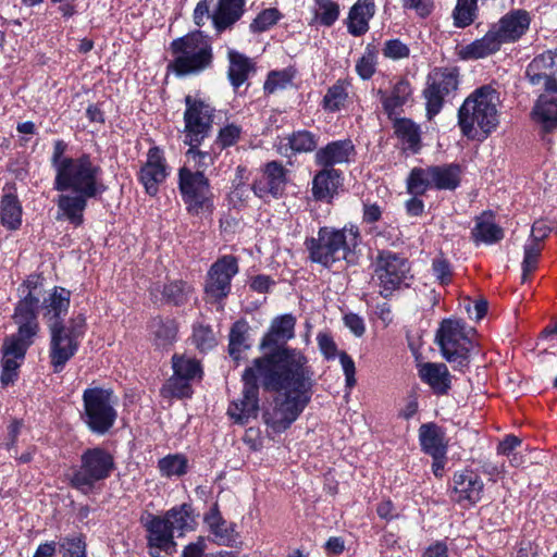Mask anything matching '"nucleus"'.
<instances>
[{"mask_svg":"<svg viewBox=\"0 0 557 557\" xmlns=\"http://www.w3.org/2000/svg\"><path fill=\"white\" fill-rule=\"evenodd\" d=\"M418 373L421 381L437 394H446L450 388L451 375L444 363H421L418 366Z\"/></svg>","mask_w":557,"mask_h":557,"instance_id":"a878e982","label":"nucleus"},{"mask_svg":"<svg viewBox=\"0 0 557 557\" xmlns=\"http://www.w3.org/2000/svg\"><path fill=\"white\" fill-rule=\"evenodd\" d=\"M81 468L71 478V484L84 494L91 492L97 482L110 476L114 461L102 448L87 449L81 458Z\"/></svg>","mask_w":557,"mask_h":557,"instance_id":"ddd939ff","label":"nucleus"},{"mask_svg":"<svg viewBox=\"0 0 557 557\" xmlns=\"http://www.w3.org/2000/svg\"><path fill=\"white\" fill-rule=\"evenodd\" d=\"M319 348L327 359L335 358L337 355V347L333 338L326 333H319L317 336Z\"/></svg>","mask_w":557,"mask_h":557,"instance_id":"e2e57ef3","label":"nucleus"},{"mask_svg":"<svg viewBox=\"0 0 557 557\" xmlns=\"http://www.w3.org/2000/svg\"><path fill=\"white\" fill-rule=\"evenodd\" d=\"M542 251V245L535 242H528L524 245V256L522 261V282H525L530 274L536 269L539 257Z\"/></svg>","mask_w":557,"mask_h":557,"instance_id":"8fccbe9b","label":"nucleus"},{"mask_svg":"<svg viewBox=\"0 0 557 557\" xmlns=\"http://www.w3.org/2000/svg\"><path fill=\"white\" fill-rule=\"evenodd\" d=\"M1 221L10 230H16L22 223V207L13 195H4L1 201Z\"/></svg>","mask_w":557,"mask_h":557,"instance_id":"79ce46f5","label":"nucleus"},{"mask_svg":"<svg viewBox=\"0 0 557 557\" xmlns=\"http://www.w3.org/2000/svg\"><path fill=\"white\" fill-rule=\"evenodd\" d=\"M149 553L152 557H165L175 552L174 533L165 521L154 517L147 525Z\"/></svg>","mask_w":557,"mask_h":557,"instance_id":"aec40b11","label":"nucleus"},{"mask_svg":"<svg viewBox=\"0 0 557 557\" xmlns=\"http://www.w3.org/2000/svg\"><path fill=\"white\" fill-rule=\"evenodd\" d=\"M347 97L348 92L346 84L343 82H337L326 91L323 98V107L329 111H338L344 107Z\"/></svg>","mask_w":557,"mask_h":557,"instance_id":"49530a36","label":"nucleus"},{"mask_svg":"<svg viewBox=\"0 0 557 557\" xmlns=\"http://www.w3.org/2000/svg\"><path fill=\"white\" fill-rule=\"evenodd\" d=\"M285 183L286 177L283 166L277 162H270L260 178L255 182L252 189L259 198L269 196L276 198L282 194Z\"/></svg>","mask_w":557,"mask_h":557,"instance_id":"412c9836","label":"nucleus"},{"mask_svg":"<svg viewBox=\"0 0 557 557\" xmlns=\"http://www.w3.org/2000/svg\"><path fill=\"white\" fill-rule=\"evenodd\" d=\"M39 298L36 288L29 290L18 302L14 313L17 333L8 337L2 347L1 383L7 386L18 376V368L24 361L27 348L33 344L39 325L36 317Z\"/></svg>","mask_w":557,"mask_h":557,"instance_id":"7ed1b4c3","label":"nucleus"},{"mask_svg":"<svg viewBox=\"0 0 557 557\" xmlns=\"http://www.w3.org/2000/svg\"><path fill=\"white\" fill-rule=\"evenodd\" d=\"M248 326L246 322L238 321L231 329L228 352L231 357L238 361L242 354L249 349Z\"/></svg>","mask_w":557,"mask_h":557,"instance_id":"ea45409f","label":"nucleus"},{"mask_svg":"<svg viewBox=\"0 0 557 557\" xmlns=\"http://www.w3.org/2000/svg\"><path fill=\"white\" fill-rule=\"evenodd\" d=\"M376 53L372 49H367L364 54L356 63V72L362 79H369L375 72Z\"/></svg>","mask_w":557,"mask_h":557,"instance_id":"4d7b16f0","label":"nucleus"},{"mask_svg":"<svg viewBox=\"0 0 557 557\" xmlns=\"http://www.w3.org/2000/svg\"><path fill=\"white\" fill-rule=\"evenodd\" d=\"M183 143L187 146L201 145L210 135L213 123V107L199 96L185 97Z\"/></svg>","mask_w":557,"mask_h":557,"instance_id":"f8f14e48","label":"nucleus"},{"mask_svg":"<svg viewBox=\"0 0 557 557\" xmlns=\"http://www.w3.org/2000/svg\"><path fill=\"white\" fill-rule=\"evenodd\" d=\"M550 230L552 228L542 220L534 222L529 242L541 244V242L548 236Z\"/></svg>","mask_w":557,"mask_h":557,"instance_id":"774afa93","label":"nucleus"},{"mask_svg":"<svg viewBox=\"0 0 557 557\" xmlns=\"http://www.w3.org/2000/svg\"><path fill=\"white\" fill-rule=\"evenodd\" d=\"M315 16L321 24L331 26L339 15V7L333 0H315Z\"/></svg>","mask_w":557,"mask_h":557,"instance_id":"603ef678","label":"nucleus"},{"mask_svg":"<svg viewBox=\"0 0 557 557\" xmlns=\"http://www.w3.org/2000/svg\"><path fill=\"white\" fill-rule=\"evenodd\" d=\"M237 273L238 264L235 257L219 258L208 271L205 284L206 296L213 301L225 298L231 292V281Z\"/></svg>","mask_w":557,"mask_h":557,"instance_id":"dca6fc26","label":"nucleus"},{"mask_svg":"<svg viewBox=\"0 0 557 557\" xmlns=\"http://www.w3.org/2000/svg\"><path fill=\"white\" fill-rule=\"evenodd\" d=\"M360 243L359 228L346 225L342 230L321 227L318 237L306 240L310 259L324 267L344 260Z\"/></svg>","mask_w":557,"mask_h":557,"instance_id":"39448f33","label":"nucleus"},{"mask_svg":"<svg viewBox=\"0 0 557 557\" xmlns=\"http://www.w3.org/2000/svg\"><path fill=\"white\" fill-rule=\"evenodd\" d=\"M246 0H219L212 21L221 30L235 23L243 14Z\"/></svg>","mask_w":557,"mask_h":557,"instance_id":"473e14b6","label":"nucleus"},{"mask_svg":"<svg viewBox=\"0 0 557 557\" xmlns=\"http://www.w3.org/2000/svg\"><path fill=\"white\" fill-rule=\"evenodd\" d=\"M472 237L476 244L492 245L503 239L504 231L495 223L492 213L484 212L475 219Z\"/></svg>","mask_w":557,"mask_h":557,"instance_id":"2f4dec72","label":"nucleus"},{"mask_svg":"<svg viewBox=\"0 0 557 557\" xmlns=\"http://www.w3.org/2000/svg\"><path fill=\"white\" fill-rule=\"evenodd\" d=\"M419 440L422 450L433 459L445 458L446 445L444 435L435 424H422L419 429Z\"/></svg>","mask_w":557,"mask_h":557,"instance_id":"7c9ffc66","label":"nucleus"},{"mask_svg":"<svg viewBox=\"0 0 557 557\" xmlns=\"http://www.w3.org/2000/svg\"><path fill=\"white\" fill-rule=\"evenodd\" d=\"M502 41L491 26L488 32L480 39L472 41L459 49L461 59H482L497 52L502 47Z\"/></svg>","mask_w":557,"mask_h":557,"instance_id":"c85d7f7f","label":"nucleus"},{"mask_svg":"<svg viewBox=\"0 0 557 557\" xmlns=\"http://www.w3.org/2000/svg\"><path fill=\"white\" fill-rule=\"evenodd\" d=\"M555 69H557V54L546 51L533 59L528 65L525 74L530 84L548 87V83H557L552 77Z\"/></svg>","mask_w":557,"mask_h":557,"instance_id":"b1692460","label":"nucleus"},{"mask_svg":"<svg viewBox=\"0 0 557 557\" xmlns=\"http://www.w3.org/2000/svg\"><path fill=\"white\" fill-rule=\"evenodd\" d=\"M272 354L256 358L251 366L243 372L244 383L242 396L232 401L227 409L230 418L238 424H246L256 418L259 411V384L264 387L267 376L270 374Z\"/></svg>","mask_w":557,"mask_h":557,"instance_id":"423d86ee","label":"nucleus"},{"mask_svg":"<svg viewBox=\"0 0 557 557\" xmlns=\"http://www.w3.org/2000/svg\"><path fill=\"white\" fill-rule=\"evenodd\" d=\"M345 325L354 333L356 336L360 337L363 335L366 331L364 322L361 317L355 313H348L344 317Z\"/></svg>","mask_w":557,"mask_h":557,"instance_id":"338daca9","label":"nucleus"},{"mask_svg":"<svg viewBox=\"0 0 557 557\" xmlns=\"http://www.w3.org/2000/svg\"><path fill=\"white\" fill-rule=\"evenodd\" d=\"M433 186L438 189H455L460 181V168L456 164L431 166Z\"/></svg>","mask_w":557,"mask_h":557,"instance_id":"e433bc0d","label":"nucleus"},{"mask_svg":"<svg viewBox=\"0 0 557 557\" xmlns=\"http://www.w3.org/2000/svg\"><path fill=\"white\" fill-rule=\"evenodd\" d=\"M500 98L498 91L490 85L473 90L458 111L461 133L470 139L482 140L499 124Z\"/></svg>","mask_w":557,"mask_h":557,"instance_id":"20e7f679","label":"nucleus"},{"mask_svg":"<svg viewBox=\"0 0 557 557\" xmlns=\"http://www.w3.org/2000/svg\"><path fill=\"white\" fill-rule=\"evenodd\" d=\"M66 150V144L62 140H58L54 143L53 153L51 157V162L54 168L55 174L59 173L61 165L65 164V161H72L74 158L65 157L64 152Z\"/></svg>","mask_w":557,"mask_h":557,"instance_id":"0e129e2a","label":"nucleus"},{"mask_svg":"<svg viewBox=\"0 0 557 557\" xmlns=\"http://www.w3.org/2000/svg\"><path fill=\"white\" fill-rule=\"evenodd\" d=\"M199 146L200 145L189 146V149L185 153L186 161L183 166H188L191 171H200L203 173L205 169L213 164L214 156L210 151L200 150Z\"/></svg>","mask_w":557,"mask_h":557,"instance_id":"37998d69","label":"nucleus"},{"mask_svg":"<svg viewBox=\"0 0 557 557\" xmlns=\"http://www.w3.org/2000/svg\"><path fill=\"white\" fill-rule=\"evenodd\" d=\"M85 331L86 320L83 314L71 319L67 326L62 323H51L49 357L54 372L62 371L66 362L76 354Z\"/></svg>","mask_w":557,"mask_h":557,"instance_id":"1a4fd4ad","label":"nucleus"},{"mask_svg":"<svg viewBox=\"0 0 557 557\" xmlns=\"http://www.w3.org/2000/svg\"><path fill=\"white\" fill-rule=\"evenodd\" d=\"M70 290L63 287H54L44 299V318L47 320L48 327L51 323H62L61 318L67 313L70 307Z\"/></svg>","mask_w":557,"mask_h":557,"instance_id":"cd10ccee","label":"nucleus"},{"mask_svg":"<svg viewBox=\"0 0 557 557\" xmlns=\"http://www.w3.org/2000/svg\"><path fill=\"white\" fill-rule=\"evenodd\" d=\"M433 272L436 278L440 281L441 284H447L450 281V267L448 262L444 259H435L433 261Z\"/></svg>","mask_w":557,"mask_h":557,"instance_id":"69168bd1","label":"nucleus"},{"mask_svg":"<svg viewBox=\"0 0 557 557\" xmlns=\"http://www.w3.org/2000/svg\"><path fill=\"white\" fill-rule=\"evenodd\" d=\"M289 145L297 152H308L315 148L317 141L311 133L299 131L289 137Z\"/></svg>","mask_w":557,"mask_h":557,"instance_id":"5fc2aeb1","label":"nucleus"},{"mask_svg":"<svg viewBox=\"0 0 557 557\" xmlns=\"http://www.w3.org/2000/svg\"><path fill=\"white\" fill-rule=\"evenodd\" d=\"M457 87L458 74L455 70L436 69L429 75L426 88L423 91L429 119L441 111L445 99L454 94Z\"/></svg>","mask_w":557,"mask_h":557,"instance_id":"2eb2a0df","label":"nucleus"},{"mask_svg":"<svg viewBox=\"0 0 557 557\" xmlns=\"http://www.w3.org/2000/svg\"><path fill=\"white\" fill-rule=\"evenodd\" d=\"M191 293V287L183 281H174L163 287L162 295L164 299L173 305L184 304L188 295Z\"/></svg>","mask_w":557,"mask_h":557,"instance_id":"de8ad7c7","label":"nucleus"},{"mask_svg":"<svg viewBox=\"0 0 557 557\" xmlns=\"http://www.w3.org/2000/svg\"><path fill=\"white\" fill-rule=\"evenodd\" d=\"M293 75L287 70L273 71L268 75L264 83V90L273 94L286 89L292 84Z\"/></svg>","mask_w":557,"mask_h":557,"instance_id":"864d4df0","label":"nucleus"},{"mask_svg":"<svg viewBox=\"0 0 557 557\" xmlns=\"http://www.w3.org/2000/svg\"><path fill=\"white\" fill-rule=\"evenodd\" d=\"M153 341L157 346L165 347L176 339L177 325L174 320L154 318L150 324Z\"/></svg>","mask_w":557,"mask_h":557,"instance_id":"58836bf2","label":"nucleus"},{"mask_svg":"<svg viewBox=\"0 0 557 557\" xmlns=\"http://www.w3.org/2000/svg\"><path fill=\"white\" fill-rule=\"evenodd\" d=\"M65 162L54 178V188L61 191L57 200V219L79 226L84 222L87 200L106 190L102 169L89 154Z\"/></svg>","mask_w":557,"mask_h":557,"instance_id":"f03ea898","label":"nucleus"},{"mask_svg":"<svg viewBox=\"0 0 557 557\" xmlns=\"http://www.w3.org/2000/svg\"><path fill=\"white\" fill-rule=\"evenodd\" d=\"M178 189L188 213L203 216L212 211V193L209 180L200 171L188 166L178 170Z\"/></svg>","mask_w":557,"mask_h":557,"instance_id":"9b49d317","label":"nucleus"},{"mask_svg":"<svg viewBox=\"0 0 557 557\" xmlns=\"http://www.w3.org/2000/svg\"><path fill=\"white\" fill-rule=\"evenodd\" d=\"M409 273L408 262L392 252L380 253L373 281L379 287V293L383 297L391 296L401 284L406 283Z\"/></svg>","mask_w":557,"mask_h":557,"instance_id":"4468645a","label":"nucleus"},{"mask_svg":"<svg viewBox=\"0 0 557 557\" xmlns=\"http://www.w3.org/2000/svg\"><path fill=\"white\" fill-rule=\"evenodd\" d=\"M472 334L473 330L467 329L460 320L447 319L441 323L436 332V343L443 357L454 369L462 371L469 366Z\"/></svg>","mask_w":557,"mask_h":557,"instance_id":"6e6552de","label":"nucleus"},{"mask_svg":"<svg viewBox=\"0 0 557 557\" xmlns=\"http://www.w3.org/2000/svg\"><path fill=\"white\" fill-rule=\"evenodd\" d=\"M173 375L169 379L165 391L175 397L190 396L189 382L202 377L200 362L186 355H174L172 358Z\"/></svg>","mask_w":557,"mask_h":557,"instance_id":"f3484780","label":"nucleus"},{"mask_svg":"<svg viewBox=\"0 0 557 557\" xmlns=\"http://www.w3.org/2000/svg\"><path fill=\"white\" fill-rule=\"evenodd\" d=\"M373 0H358L350 9L348 16V30L354 36H360L368 32L369 21L374 15Z\"/></svg>","mask_w":557,"mask_h":557,"instance_id":"c756f323","label":"nucleus"},{"mask_svg":"<svg viewBox=\"0 0 557 557\" xmlns=\"http://www.w3.org/2000/svg\"><path fill=\"white\" fill-rule=\"evenodd\" d=\"M475 12L476 0H458L454 11L455 24L458 27L470 25L474 21Z\"/></svg>","mask_w":557,"mask_h":557,"instance_id":"3c124183","label":"nucleus"},{"mask_svg":"<svg viewBox=\"0 0 557 557\" xmlns=\"http://www.w3.org/2000/svg\"><path fill=\"white\" fill-rule=\"evenodd\" d=\"M430 187H433L431 166L413 169L407 181L408 191L413 195H421Z\"/></svg>","mask_w":557,"mask_h":557,"instance_id":"a18cd8bd","label":"nucleus"},{"mask_svg":"<svg viewBox=\"0 0 557 557\" xmlns=\"http://www.w3.org/2000/svg\"><path fill=\"white\" fill-rule=\"evenodd\" d=\"M409 48L407 45L398 39H392L385 42L383 48L384 57L393 60L404 59L409 55Z\"/></svg>","mask_w":557,"mask_h":557,"instance_id":"bf43d9fd","label":"nucleus"},{"mask_svg":"<svg viewBox=\"0 0 557 557\" xmlns=\"http://www.w3.org/2000/svg\"><path fill=\"white\" fill-rule=\"evenodd\" d=\"M210 533L213 536V541L219 545H232L237 539L234 525L227 522L225 523V527H220Z\"/></svg>","mask_w":557,"mask_h":557,"instance_id":"052dcab7","label":"nucleus"},{"mask_svg":"<svg viewBox=\"0 0 557 557\" xmlns=\"http://www.w3.org/2000/svg\"><path fill=\"white\" fill-rule=\"evenodd\" d=\"M296 320L292 314H283L272 320L269 331L263 336L260 348L268 349L284 344L295 335Z\"/></svg>","mask_w":557,"mask_h":557,"instance_id":"393cba45","label":"nucleus"},{"mask_svg":"<svg viewBox=\"0 0 557 557\" xmlns=\"http://www.w3.org/2000/svg\"><path fill=\"white\" fill-rule=\"evenodd\" d=\"M242 134L239 126L235 124H228L219 132L218 143L222 148L234 145Z\"/></svg>","mask_w":557,"mask_h":557,"instance_id":"680f3d73","label":"nucleus"},{"mask_svg":"<svg viewBox=\"0 0 557 557\" xmlns=\"http://www.w3.org/2000/svg\"><path fill=\"white\" fill-rule=\"evenodd\" d=\"M411 88L407 82H398L389 96H384L383 106L386 112L391 115L395 113L396 109L401 107L410 97Z\"/></svg>","mask_w":557,"mask_h":557,"instance_id":"c03bdc74","label":"nucleus"},{"mask_svg":"<svg viewBox=\"0 0 557 557\" xmlns=\"http://www.w3.org/2000/svg\"><path fill=\"white\" fill-rule=\"evenodd\" d=\"M533 119L546 131L557 126V83H548L532 111Z\"/></svg>","mask_w":557,"mask_h":557,"instance_id":"4be33fe9","label":"nucleus"},{"mask_svg":"<svg viewBox=\"0 0 557 557\" xmlns=\"http://www.w3.org/2000/svg\"><path fill=\"white\" fill-rule=\"evenodd\" d=\"M160 519L169 524L173 533L177 532L178 536L184 535L195 528L191 508L186 504L170 509L163 517H160Z\"/></svg>","mask_w":557,"mask_h":557,"instance_id":"72a5a7b5","label":"nucleus"},{"mask_svg":"<svg viewBox=\"0 0 557 557\" xmlns=\"http://www.w3.org/2000/svg\"><path fill=\"white\" fill-rule=\"evenodd\" d=\"M84 420L87 426L97 434H104L114 424L117 412V397L111 389L90 387L84 391Z\"/></svg>","mask_w":557,"mask_h":557,"instance_id":"9d476101","label":"nucleus"},{"mask_svg":"<svg viewBox=\"0 0 557 557\" xmlns=\"http://www.w3.org/2000/svg\"><path fill=\"white\" fill-rule=\"evenodd\" d=\"M173 61L169 64L178 76L198 74L212 62L211 44L201 32H194L171 44Z\"/></svg>","mask_w":557,"mask_h":557,"instance_id":"0eeeda50","label":"nucleus"},{"mask_svg":"<svg viewBox=\"0 0 557 557\" xmlns=\"http://www.w3.org/2000/svg\"><path fill=\"white\" fill-rule=\"evenodd\" d=\"M280 18V13L275 9H267L257 15L250 24L252 32H264L273 26Z\"/></svg>","mask_w":557,"mask_h":557,"instance_id":"13d9d810","label":"nucleus"},{"mask_svg":"<svg viewBox=\"0 0 557 557\" xmlns=\"http://www.w3.org/2000/svg\"><path fill=\"white\" fill-rule=\"evenodd\" d=\"M394 132L401 141L404 149L416 152L420 145L419 126L407 119L397 120L394 123Z\"/></svg>","mask_w":557,"mask_h":557,"instance_id":"4c0bfd02","label":"nucleus"},{"mask_svg":"<svg viewBox=\"0 0 557 557\" xmlns=\"http://www.w3.org/2000/svg\"><path fill=\"white\" fill-rule=\"evenodd\" d=\"M531 16L525 10H511L502 16L492 27L502 44L518 41L530 28Z\"/></svg>","mask_w":557,"mask_h":557,"instance_id":"6ab92c4d","label":"nucleus"},{"mask_svg":"<svg viewBox=\"0 0 557 557\" xmlns=\"http://www.w3.org/2000/svg\"><path fill=\"white\" fill-rule=\"evenodd\" d=\"M169 175L166 160L163 151L158 147L148 150L147 159L138 173L139 182L143 184L145 191L149 196H156L159 186Z\"/></svg>","mask_w":557,"mask_h":557,"instance_id":"a211bd4d","label":"nucleus"},{"mask_svg":"<svg viewBox=\"0 0 557 557\" xmlns=\"http://www.w3.org/2000/svg\"><path fill=\"white\" fill-rule=\"evenodd\" d=\"M228 77L233 86L238 87L245 83L251 71L249 60L236 51L228 52Z\"/></svg>","mask_w":557,"mask_h":557,"instance_id":"a19ab883","label":"nucleus"},{"mask_svg":"<svg viewBox=\"0 0 557 557\" xmlns=\"http://www.w3.org/2000/svg\"><path fill=\"white\" fill-rule=\"evenodd\" d=\"M313 372L299 350L283 348L272 354L264 388L282 392L264 410L263 420L273 433L287 430L306 408L311 397Z\"/></svg>","mask_w":557,"mask_h":557,"instance_id":"f257e3e1","label":"nucleus"},{"mask_svg":"<svg viewBox=\"0 0 557 557\" xmlns=\"http://www.w3.org/2000/svg\"><path fill=\"white\" fill-rule=\"evenodd\" d=\"M338 180L339 173L334 169L320 171L313 178V196L320 200L332 198L338 187Z\"/></svg>","mask_w":557,"mask_h":557,"instance_id":"f704fd0d","label":"nucleus"},{"mask_svg":"<svg viewBox=\"0 0 557 557\" xmlns=\"http://www.w3.org/2000/svg\"><path fill=\"white\" fill-rule=\"evenodd\" d=\"M483 482L471 471H465L454 476V499L457 503L476 504L483 493Z\"/></svg>","mask_w":557,"mask_h":557,"instance_id":"5701e85b","label":"nucleus"},{"mask_svg":"<svg viewBox=\"0 0 557 557\" xmlns=\"http://www.w3.org/2000/svg\"><path fill=\"white\" fill-rule=\"evenodd\" d=\"M159 469L163 476L183 475L187 469V459L183 455H169L159 461Z\"/></svg>","mask_w":557,"mask_h":557,"instance_id":"09e8293b","label":"nucleus"},{"mask_svg":"<svg viewBox=\"0 0 557 557\" xmlns=\"http://www.w3.org/2000/svg\"><path fill=\"white\" fill-rule=\"evenodd\" d=\"M355 154V147L350 140L332 141L315 153L319 165L331 168L336 164L349 162Z\"/></svg>","mask_w":557,"mask_h":557,"instance_id":"bb28decb","label":"nucleus"},{"mask_svg":"<svg viewBox=\"0 0 557 557\" xmlns=\"http://www.w3.org/2000/svg\"><path fill=\"white\" fill-rule=\"evenodd\" d=\"M61 548L64 557H86V545L81 537L65 539ZM55 552L53 543H45L39 545L34 557H52Z\"/></svg>","mask_w":557,"mask_h":557,"instance_id":"c9c22d12","label":"nucleus"},{"mask_svg":"<svg viewBox=\"0 0 557 557\" xmlns=\"http://www.w3.org/2000/svg\"><path fill=\"white\" fill-rule=\"evenodd\" d=\"M194 343L201 351L212 349L216 345L213 331L209 326L198 325L194 329Z\"/></svg>","mask_w":557,"mask_h":557,"instance_id":"6e6d98bb","label":"nucleus"}]
</instances>
